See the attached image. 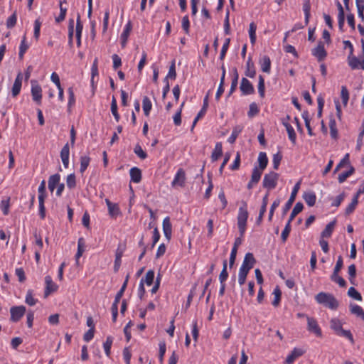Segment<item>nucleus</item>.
I'll return each mask as SVG.
<instances>
[{"mask_svg": "<svg viewBox=\"0 0 364 364\" xmlns=\"http://www.w3.org/2000/svg\"><path fill=\"white\" fill-rule=\"evenodd\" d=\"M358 203V196H354L353 198L352 199L351 203L346 208L345 214L346 215H349L350 214H351L355 210Z\"/></svg>", "mask_w": 364, "mask_h": 364, "instance_id": "42", "label": "nucleus"}, {"mask_svg": "<svg viewBox=\"0 0 364 364\" xmlns=\"http://www.w3.org/2000/svg\"><path fill=\"white\" fill-rule=\"evenodd\" d=\"M282 159V155L280 152H277V154L273 155L272 163H273V168L275 170H277L279 168V166Z\"/></svg>", "mask_w": 364, "mask_h": 364, "instance_id": "60", "label": "nucleus"}, {"mask_svg": "<svg viewBox=\"0 0 364 364\" xmlns=\"http://www.w3.org/2000/svg\"><path fill=\"white\" fill-rule=\"evenodd\" d=\"M354 172V168L350 167V168L345 172H343L338 175V180L340 183H343L347 178L351 176Z\"/></svg>", "mask_w": 364, "mask_h": 364, "instance_id": "51", "label": "nucleus"}, {"mask_svg": "<svg viewBox=\"0 0 364 364\" xmlns=\"http://www.w3.org/2000/svg\"><path fill=\"white\" fill-rule=\"evenodd\" d=\"M38 300L33 297V290L28 289L26 293L25 302L29 306H34Z\"/></svg>", "mask_w": 364, "mask_h": 364, "instance_id": "49", "label": "nucleus"}, {"mask_svg": "<svg viewBox=\"0 0 364 364\" xmlns=\"http://www.w3.org/2000/svg\"><path fill=\"white\" fill-rule=\"evenodd\" d=\"M45 282H46V289L44 291V295L46 297L51 293L56 291L58 287L55 283H54L53 282L51 277L49 275H47L45 277Z\"/></svg>", "mask_w": 364, "mask_h": 364, "instance_id": "11", "label": "nucleus"}, {"mask_svg": "<svg viewBox=\"0 0 364 364\" xmlns=\"http://www.w3.org/2000/svg\"><path fill=\"white\" fill-rule=\"evenodd\" d=\"M307 319V329L309 331L314 333L316 336L321 337L322 332L319 327L317 321L311 317L306 316Z\"/></svg>", "mask_w": 364, "mask_h": 364, "instance_id": "9", "label": "nucleus"}, {"mask_svg": "<svg viewBox=\"0 0 364 364\" xmlns=\"http://www.w3.org/2000/svg\"><path fill=\"white\" fill-rule=\"evenodd\" d=\"M186 181V174L182 168H179L175 175V177L172 181V186H178L181 187L184 186Z\"/></svg>", "mask_w": 364, "mask_h": 364, "instance_id": "12", "label": "nucleus"}, {"mask_svg": "<svg viewBox=\"0 0 364 364\" xmlns=\"http://www.w3.org/2000/svg\"><path fill=\"white\" fill-rule=\"evenodd\" d=\"M90 162V158L88 156H80V172L83 173L85 170L87 168Z\"/></svg>", "mask_w": 364, "mask_h": 364, "instance_id": "38", "label": "nucleus"}, {"mask_svg": "<svg viewBox=\"0 0 364 364\" xmlns=\"http://www.w3.org/2000/svg\"><path fill=\"white\" fill-rule=\"evenodd\" d=\"M348 295L357 301L362 300L361 294L353 287L348 289Z\"/></svg>", "mask_w": 364, "mask_h": 364, "instance_id": "55", "label": "nucleus"}, {"mask_svg": "<svg viewBox=\"0 0 364 364\" xmlns=\"http://www.w3.org/2000/svg\"><path fill=\"white\" fill-rule=\"evenodd\" d=\"M232 72H233V77L232 79V82H231V86H230L229 93H228V97L230 96L235 92V90L237 88V83H238L239 75H238L237 68H234L232 70Z\"/></svg>", "mask_w": 364, "mask_h": 364, "instance_id": "29", "label": "nucleus"}, {"mask_svg": "<svg viewBox=\"0 0 364 364\" xmlns=\"http://www.w3.org/2000/svg\"><path fill=\"white\" fill-rule=\"evenodd\" d=\"M305 351L301 348H294L286 358L287 364H292L299 357L303 355Z\"/></svg>", "mask_w": 364, "mask_h": 364, "instance_id": "15", "label": "nucleus"}, {"mask_svg": "<svg viewBox=\"0 0 364 364\" xmlns=\"http://www.w3.org/2000/svg\"><path fill=\"white\" fill-rule=\"evenodd\" d=\"M259 166L258 168L264 171L268 164V158L265 152H260L258 156Z\"/></svg>", "mask_w": 364, "mask_h": 364, "instance_id": "28", "label": "nucleus"}, {"mask_svg": "<svg viewBox=\"0 0 364 364\" xmlns=\"http://www.w3.org/2000/svg\"><path fill=\"white\" fill-rule=\"evenodd\" d=\"M125 247H122L121 245H119L116 252H115V259L114 264V271L116 272L119 270L121 263H122V257L123 255Z\"/></svg>", "mask_w": 364, "mask_h": 364, "instance_id": "14", "label": "nucleus"}, {"mask_svg": "<svg viewBox=\"0 0 364 364\" xmlns=\"http://www.w3.org/2000/svg\"><path fill=\"white\" fill-rule=\"evenodd\" d=\"M303 198L309 206L312 207L316 203V196L314 192L308 191L304 193Z\"/></svg>", "mask_w": 364, "mask_h": 364, "instance_id": "24", "label": "nucleus"}, {"mask_svg": "<svg viewBox=\"0 0 364 364\" xmlns=\"http://www.w3.org/2000/svg\"><path fill=\"white\" fill-rule=\"evenodd\" d=\"M259 64L262 72L269 73L271 70V60L269 56L263 55L259 60Z\"/></svg>", "mask_w": 364, "mask_h": 364, "instance_id": "18", "label": "nucleus"}, {"mask_svg": "<svg viewBox=\"0 0 364 364\" xmlns=\"http://www.w3.org/2000/svg\"><path fill=\"white\" fill-rule=\"evenodd\" d=\"M303 11L305 16V24L308 25L309 22V18L311 16L310 11H311V2L310 0H304L303 4Z\"/></svg>", "mask_w": 364, "mask_h": 364, "instance_id": "31", "label": "nucleus"}, {"mask_svg": "<svg viewBox=\"0 0 364 364\" xmlns=\"http://www.w3.org/2000/svg\"><path fill=\"white\" fill-rule=\"evenodd\" d=\"M259 112V109L255 102H252L250 105V109L247 112L249 117H253L257 115Z\"/></svg>", "mask_w": 364, "mask_h": 364, "instance_id": "61", "label": "nucleus"}, {"mask_svg": "<svg viewBox=\"0 0 364 364\" xmlns=\"http://www.w3.org/2000/svg\"><path fill=\"white\" fill-rule=\"evenodd\" d=\"M350 311L352 314L360 317L364 321V310L360 306L354 304L350 305Z\"/></svg>", "mask_w": 364, "mask_h": 364, "instance_id": "30", "label": "nucleus"}, {"mask_svg": "<svg viewBox=\"0 0 364 364\" xmlns=\"http://www.w3.org/2000/svg\"><path fill=\"white\" fill-rule=\"evenodd\" d=\"M68 95H69L68 103V110L70 111V108L75 103V94H74L73 88L72 87H69L68 89Z\"/></svg>", "mask_w": 364, "mask_h": 364, "instance_id": "50", "label": "nucleus"}, {"mask_svg": "<svg viewBox=\"0 0 364 364\" xmlns=\"http://www.w3.org/2000/svg\"><path fill=\"white\" fill-rule=\"evenodd\" d=\"M38 200H41V198H42V200H45L47 196V194H46V181L44 180H43L41 181V183L38 187Z\"/></svg>", "mask_w": 364, "mask_h": 364, "instance_id": "52", "label": "nucleus"}, {"mask_svg": "<svg viewBox=\"0 0 364 364\" xmlns=\"http://www.w3.org/2000/svg\"><path fill=\"white\" fill-rule=\"evenodd\" d=\"M341 97L343 104L344 105H346L348 104V102L349 100V92L346 86L341 87Z\"/></svg>", "mask_w": 364, "mask_h": 364, "instance_id": "58", "label": "nucleus"}, {"mask_svg": "<svg viewBox=\"0 0 364 364\" xmlns=\"http://www.w3.org/2000/svg\"><path fill=\"white\" fill-rule=\"evenodd\" d=\"M290 232H291V223L289 221H287L283 231L282 232V235H281V238H282V242H284L287 241Z\"/></svg>", "mask_w": 364, "mask_h": 364, "instance_id": "53", "label": "nucleus"}, {"mask_svg": "<svg viewBox=\"0 0 364 364\" xmlns=\"http://www.w3.org/2000/svg\"><path fill=\"white\" fill-rule=\"evenodd\" d=\"M129 274L127 275L126 278H125V280L122 284V286L121 287L119 291L117 293L116 296H115V298H114V300H117V301H120V299L122 297L123 294H124V292L127 287V284H128V281H129Z\"/></svg>", "mask_w": 364, "mask_h": 364, "instance_id": "45", "label": "nucleus"}, {"mask_svg": "<svg viewBox=\"0 0 364 364\" xmlns=\"http://www.w3.org/2000/svg\"><path fill=\"white\" fill-rule=\"evenodd\" d=\"M279 173L274 171H270L266 173L262 181V186L269 191H271L276 188L277 181L279 180Z\"/></svg>", "mask_w": 364, "mask_h": 364, "instance_id": "4", "label": "nucleus"}, {"mask_svg": "<svg viewBox=\"0 0 364 364\" xmlns=\"http://www.w3.org/2000/svg\"><path fill=\"white\" fill-rule=\"evenodd\" d=\"M256 24L254 22L250 23L249 28V36L252 44H255L256 41Z\"/></svg>", "mask_w": 364, "mask_h": 364, "instance_id": "43", "label": "nucleus"}, {"mask_svg": "<svg viewBox=\"0 0 364 364\" xmlns=\"http://www.w3.org/2000/svg\"><path fill=\"white\" fill-rule=\"evenodd\" d=\"M230 38H226L223 43V46L222 47L220 54V59L221 60H223L225 57L226 53H227L229 46H230Z\"/></svg>", "mask_w": 364, "mask_h": 364, "instance_id": "62", "label": "nucleus"}, {"mask_svg": "<svg viewBox=\"0 0 364 364\" xmlns=\"http://www.w3.org/2000/svg\"><path fill=\"white\" fill-rule=\"evenodd\" d=\"M154 279V270H149L144 279V284L146 283V285L150 286L153 284Z\"/></svg>", "mask_w": 364, "mask_h": 364, "instance_id": "57", "label": "nucleus"}, {"mask_svg": "<svg viewBox=\"0 0 364 364\" xmlns=\"http://www.w3.org/2000/svg\"><path fill=\"white\" fill-rule=\"evenodd\" d=\"M134 152L141 159H145L147 157L146 153L142 149L139 144H136L134 149Z\"/></svg>", "mask_w": 364, "mask_h": 364, "instance_id": "63", "label": "nucleus"}, {"mask_svg": "<svg viewBox=\"0 0 364 364\" xmlns=\"http://www.w3.org/2000/svg\"><path fill=\"white\" fill-rule=\"evenodd\" d=\"M336 220H333V221L328 223L324 228V230L321 233V237L322 238L326 237L328 238L331 236L333 229L336 225Z\"/></svg>", "mask_w": 364, "mask_h": 364, "instance_id": "25", "label": "nucleus"}, {"mask_svg": "<svg viewBox=\"0 0 364 364\" xmlns=\"http://www.w3.org/2000/svg\"><path fill=\"white\" fill-rule=\"evenodd\" d=\"M240 89L244 95H252L255 92L252 84L245 77L242 78Z\"/></svg>", "mask_w": 364, "mask_h": 364, "instance_id": "10", "label": "nucleus"}, {"mask_svg": "<svg viewBox=\"0 0 364 364\" xmlns=\"http://www.w3.org/2000/svg\"><path fill=\"white\" fill-rule=\"evenodd\" d=\"M330 327L334 331L336 334L343 328L341 321L337 318H331L330 321Z\"/></svg>", "mask_w": 364, "mask_h": 364, "instance_id": "37", "label": "nucleus"}, {"mask_svg": "<svg viewBox=\"0 0 364 364\" xmlns=\"http://www.w3.org/2000/svg\"><path fill=\"white\" fill-rule=\"evenodd\" d=\"M258 92L260 97H264L265 93V85H264V78L262 75H259L258 77Z\"/></svg>", "mask_w": 364, "mask_h": 364, "instance_id": "39", "label": "nucleus"}, {"mask_svg": "<svg viewBox=\"0 0 364 364\" xmlns=\"http://www.w3.org/2000/svg\"><path fill=\"white\" fill-rule=\"evenodd\" d=\"M301 180H299L294 186L293 189H292V191H291V196L289 198V200H287V202L286 203L284 207L283 208V214H286L289 210V209L291 208L292 204L294 203V200H295V198H296V196L297 195V193L300 188V185H301Z\"/></svg>", "mask_w": 364, "mask_h": 364, "instance_id": "8", "label": "nucleus"}, {"mask_svg": "<svg viewBox=\"0 0 364 364\" xmlns=\"http://www.w3.org/2000/svg\"><path fill=\"white\" fill-rule=\"evenodd\" d=\"M74 33V21L70 19L68 24V43L70 46H73V38Z\"/></svg>", "mask_w": 364, "mask_h": 364, "instance_id": "54", "label": "nucleus"}, {"mask_svg": "<svg viewBox=\"0 0 364 364\" xmlns=\"http://www.w3.org/2000/svg\"><path fill=\"white\" fill-rule=\"evenodd\" d=\"M245 74L247 77L250 78H254L256 75V69L255 67V64L252 60V58L250 57L246 63V69Z\"/></svg>", "mask_w": 364, "mask_h": 364, "instance_id": "20", "label": "nucleus"}, {"mask_svg": "<svg viewBox=\"0 0 364 364\" xmlns=\"http://www.w3.org/2000/svg\"><path fill=\"white\" fill-rule=\"evenodd\" d=\"M83 26L80 21V15L77 14L75 28V36L77 40V46H81V35L82 32Z\"/></svg>", "mask_w": 364, "mask_h": 364, "instance_id": "19", "label": "nucleus"}, {"mask_svg": "<svg viewBox=\"0 0 364 364\" xmlns=\"http://www.w3.org/2000/svg\"><path fill=\"white\" fill-rule=\"evenodd\" d=\"M113 342L112 336H107L105 342L103 343L104 350L107 356H109L111 353V347Z\"/></svg>", "mask_w": 364, "mask_h": 364, "instance_id": "44", "label": "nucleus"}, {"mask_svg": "<svg viewBox=\"0 0 364 364\" xmlns=\"http://www.w3.org/2000/svg\"><path fill=\"white\" fill-rule=\"evenodd\" d=\"M17 21V14L15 11L6 20V27L11 29L15 26Z\"/></svg>", "mask_w": 364, "mask_h": 364, "instance_id": "46", "label": "nucleus"}, {"mask_svg": "<svg viewBox=\"0 0 364 364\" xmlns=\"http://www.w3.org/2000/svg\"><path fill=\"white\" fill-rule=\"evenodd\" d=\"M242 206L239 208L238 210V214L237 217V227L240 232V237H237L235 240V242L233 245L232 248H235L236 250H237L238 247L242 243V239L241 237H243L245 230H246V226H247V221L248 218V211H247V204L245 201H242Z\"/></svg>", "mask_w": 364, "mask_h": 364, "instance_id": "1", "label": "nucleus"}, {"mask_svg": "<svg viewBox=\"0 0 364 364\" xmlns=\"http://www.w3.org/2000/svg\"><path fill=\"white\" fill-rule=\"evenodd\" d=\"M347 60L348 65L352 70H364V58L363 57V55L359 58L353 55V54L352 55H348Z\"/></svg>", "mask_w": 364, "mask_h": 364, "instance_id": "7", "label": "nucleus"}, {"mask_svg": "<svg viewBox=\"0 0 364 364\" xmlns=\"http://www.w3.org/2000/svg\"><path fill=\"white\" fill-rule=\"evenodd\" d=\"M329 128L331 136L336 139L338 138V129L336 127V122L333 116H331L329 120Z\"/></svg>", "mask_w": 364, "mask_h": 364, "instance_id": "32", "label": "nucleus"}, {"mask_svg": "<svg viewBox=\"0 0 364 364\" xmlns=\"http://www.w3.org/2000/svg\"><path fill=\"white\" fill-rule=\"evenodd\" d=\"M22 75L21 73H18L14 80V83L11 89V95L14 97H16L21 92V86H22Z\"/></svg>", "mask_w": 364, "mask_h": 364, "instance_id": "16", "label": "nucleus"}, {"mask_svg": "<svg viewBox=\"0 0 364 364\" xmlns=\"http://www.w3.org/2000/svg\"><path fill=\"white\" fill-rule=\"evenodd\" d=\"M26 307L23 305L14 306L10 309L11 318L12 322H18L25 314Z\"/></svg>", "mask_w": 364, "mask_h": 364, "instance_id": "5", "label": "nucleus"}, {"mask_svg": "<svg viewBox=\"0 0 364 364\" xmlns=\"http://www.w3.org/2000/svg\"><path fill=\"white\" fill-rule=\"evenodd\" d=\"M69 156H70L69 144L66 143L60 151V158H61L63 164L65 168H67L69 165Z\"/></svg>", "mask_w": 364, "mask_h": 364, "instance_id": "17", "label": "nucleus"}, {"mask_svg": "<svg viewBox=\"0 0 364 364\" xmlns=\"http://www.w3.org/2000/svg\"><path fill=\"white\" fill-rule=\"evenodd\" d=\"M142 107L144 113L146 116H149L150 111L152 107V104L151 100L147 96H144L142 101Z\"/></svg>", "mask_w": 364, "mask_h": 364, "instance_id": "35", "label": "nucleus"}, {"mask_svg": "<svg viewBox=\"0 0 364 364\" xmlns=\"http://www.w3.org/2000/svg\"><path fill=\"white\" fill-rule=\"evenodd\" d=\"M223 155V146L221 142H217L211 154L212 161H216Z\"/></svg>", "mask_w": 364, "mask_h": 364, "instance_id": "26", "label": "nucleus"}, {"mask_svg": "<svg viewBox=\"0 0 364 364\" xmlns=\"http://www.w3.org/2000/svg\"><path fill=\"white\" fill-rule=\"evenodd\" d=\"M304 208V205H303V203H301V202H297L296 203V205H294L291 214H290V216H289V218L288 220V221H289L290 223L292 222V220L294 219V218L300 213L302 211Z\"/></svg>", "mask_w": 364, "mask_h": 364, "instance_id": "33", "label": "nucleus"}, {"mask_svg": "<svg viewBox=\"0 0 364 364\" xmlns=\"http://www.w3.org/2000/svg\"><path fill=\"white\" fill-rule=\"evenodd\" d=\"M84 246H85L84 239L82 237L79 238L78 241H77V251L75 255V260H76L77 264H78L79 259L82 255V254L85 251Z\"/></svg>", "mask_w": 364, "mask_h": 364, "instance_id": "34", "label": "nucleus"}, {"mask_svg": "<svg viewBox=\"0 0 364 364\" xmlns=\"http://www.w3.org/2000/svg\"><path fill=\"white\" fill-rule=\"evenodd\" d=\"M28 45L26 43V36H23L22 38V40L21 41V44L19 46V53H18V57L20 60H22L23 58V55L26 50L28 48Z\"/></svg>", "mask_w": 364, "mask_h": 364, "instance_id": "36", "label": "nucleus"}, {"mask_svg": "<svg viewBox=\"0 0 364 364\" xmlns=\"http://www.w3.org/2000/svg\"><path fill=\"white\" fill-rule=\"evenodd\" d=\"M227 260L225 259L223 262V269L219 275V280L220 283H225L228 277V272L227 271Z\"/></svg>", "mask_w": 364, "mask_h": 364, "instance_id": "41", "label": "nucleus"}, {"mask_svg": "<svg viewBox=\"0 0 364 364\" xmlns=\"http://www.w3.org/2000/svg\"><path fill=\"white\" fill-rule=\"evenodd\" d=\"M60 176L59 173L51 175L48 178V189L53 192L55 187L60 183Z\"/></svg>", "mask_w": 364, "mask_h": 364, "instance_id": "22", "label": "nucleus"}, {"mask_svg": "<svg viewBox=\"0 0 364 364\" xmlns=\"http://www.w3.org/2000/svg\"><path fill=\"white\" fill-rule=\"evenodd\" d=\"M356 6L358 9V17L361 19L362 21H364V4H361L360 0H356Z\"/></svg>", "mask_w": 364, "mask_h": 364, "instance_id": "64", "label": "nucleus"}, {"mask_svg": "<svg viewBox=\"0 0 364 364\" xmlns=\"http://www.w3.org/2000/svg\"><path fill=\"white\" fill-rule=\"evenodd\" d=\"M262 172L263 171L259 170L257 166H255L254 168L252 169V173L250 178L252 182H255L256 183H258L261 178Z\"/></svg>", "mask_w": 364, "mask_h": 364, "instance_id": "40", "label": "nucleus"}, {"mask_svg": "<svg viewBox=\"0 0 364 364\" xmlns=\"http://www.w3.org/2000/svg\"><path fill=\"white\" fill-rule=\"evenodd\" d=\"M331 279L333 282L337 283L341 287H345L346 286V282L345 279L343 277H340L338 274H332L331 276Z\"/></svg>", "mask_w": 364, "mask_h": 364, "instance_id": "56", "label": "nucleus"}, {"mask_svg": "<svg viewBox=\"0 0 364 364\" xmlns=\"http://www.w3.org/2000/svg\"><path fill=\"white\" fill-rule=\"evenodd\" d=\"M163 230L165 237L168 240H170L171 237L172 226L168 217H166L163 220Z\"/></svg>", "mask_w": 364, "mask_h": 364, "instance_id": "23", "label": "nucleus"}, {"mask_svg": "<svg viewBox=\"0 0 364 364\" xmlns=\"http://www.w3.org/2000/svg\"><path fill=\"white\" fill-rule=\"evenodd\" d=\"M336 335L348 339L352 344H354L355 343L353 335L349 330H345L342 328L338 333H336Z\"/></svg>", "mask_w": 364, "mask_h": 364, "instance_id": "47", "label": "nucleus"}, {"mask_svg": "<svg viewBox=\"0 0 364 364\" xmlns=\"http://www.w3.org/2000/svg\"><path fill=\"white\" fill-rule=\"evenodd\" d=\"M66 183L70 189H73L76 186V178L74 173H70L67 176Z\"/></svg>", "mask_w": 364, "mask_h": 364, "instance_id": "59", "label": "nucleus"}, {"mask_svg": "<svg viewBox=\"0 0 364 364\" xmlns=\"http://www.w3.org/2000/svg\"><path fill=\"white\" fill-rule=\"evenodd\" d=\"M311 54L318 62H322L327 56L323 42L319 41L317 46L311 50Z\"/></svg>", "mask_w": 364, "mask_h": 364, "instance_id": "6", "label": "nucleus"}, {"mask_svg": "<svg viewBox=\"0 0 364 364\" xmlns=\"http://www.w3.org/2000/svg\"><path fill=\"white\" fill-rule=\"evenodd\" d=\"M31 95L33 100L40 105L41 103L42 98V89L38 84H33L31 86Z\"/></svg>", "mask_w": 364, "mask_h": 364, "instance_id": "13", "label": "nucleus"}, {"mask_svg": "<svg viewBox=\"0 0 364 364\" xmlns=\"http://www.w3.org/2000/svg\"><path fill=\"white\" fill-rule=\"evenodd\" d=\"M315 300L317 303L332 310L337 309L339 306V302L336 298L329 293L319 292L315 296Z\"/></svg>", "mask_w": 364, "mask_h": 364, "instance_id": "3", "label": "nucleus"}, {"mask_svg": "<svg viewBox=\"0 0 364 364\" xmlns=\"http://www.w3.org/2000/svg\"><path fill=\"white\" fill-rule=\"evenodd\" d=\"M255 262L256 260L252 253L248 252L245 255L238 274V283L240 286L245 283L247 275Z\"/></svg>", "mask_w": 364, "mask_h": 364, "instance_id": "2", "label": "nucleus"}, {"mask_svg": "<svg viewBox=\"0 0 364 364\" xmlns=\"http://www.w3.org/2000/svg\"><path fill=\"white\" fill-rule=\"evenodd\" d=\"M273 294L274 295V299L272 304L274 306H277L280 303L282 296V291L279 287H276L274 289Z\"/></svg>", "mask_w": 364, "mask_h": 364, "instance_id": "48", "label": "nucleus"}, {"mask_svg": "<svg viewBox=\"0 0 364 364\" xmlns=\"http://www.w3.org/2000/svg\"><path fill=\"white\" fill-rule=\"evenodd\" d=\"M131 181L139 183L141 180V171L137 167H133L129 171Z\"/></svg>", "mask_w": 364, "mask_h": 364, "instance_id": "21", "label": "nucleus"}, {"mask_svg": "<svg viewBox=\"0 0 364 364\" xmlns=\"http://www.w3.org/2000/svg\"><path fill=\"white\" fill-rule=\"evenodd\" d=\"M243 129V127L242 125H237L235 126L232 132L231 135L228 139V141L230 144H234L236 141V139L237 138L238 135L242 132Z\"/></svg>", "mask_w": 364, "mask_h": 364, "instance_id": "27", "label": "nucleus"}]
</instances>
